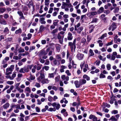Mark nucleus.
Instances as JSON below:
<instances>
[{"label":"nucleus","instance_id":"obj_18","mask_svg":"<svg viewBox=\"0 0 121 121\" xmlns=\"http://www.w3.org/2000/svg\"><path fill=\"white\" fill-rule=\"evenodd\" d=\"M49 82V81L48 79H44L41 82L43 84H44L45 83L48 84Z\"/></svg>","mask_w":121,"mask_h":121},{"label":"nucleus","instance_id":"obj_14","mask_svg":"<svg viewBox=\"0 0 121 121\" xmlns=\"http://www.w3.org/2000/svg\"><path fill=\"white\" fill-rule=\"evenodd\" d=\"M0 23L3 25L7 24V22L3 18H0Z\"/></svg>","mask_w":121,"mask_h":121},{"label":"nucleus","instance_id":"obj_48","mask_svg":"<svg viewBox=\"0 0 121 121\" xmlns=\"http://www.w3.org/2000/svg\"><path fill=\"white\" fill-rule=\"evenodd\" d=\"M42 66V65H38L37 67V70H40L41 69Z\"/></svg>","mask_w":121,"mask_h":121},{"label":"nucleus","instance_id":"obj_43","mask_svg":"<svg viewBox=\"0 0 121 121\" xmlns=\"http://www.w3.org/2000/svg\"><path fill=\"white\" fill-rule=\"evenodd\" d=\"M48 100L50 102H52L53 100V98L51 96H48Z\"/></svg>","mask_w":121,"mask_h":121},{"label":"nucleus","instance_id":"obj_47","mask_svg":"<svg viewBox=\"0 0 121 121\" xmlns=\"http://www.w3.org/2000/svg\"><path fill=\"white\" fill-rule=\"evenodd\" d=\"M60 79V76H57L55 78V81L57 82L59 81Z\"/></svg>","mask_w":121,"mask_h":121},{"label":"nucleus","instance_id":"obj_17","mask_svg":"<svg viewBox=\"0 0 121 121\" xmlns=\"http://www.w3.org/2000/svg\"><path fill=\"white\" fill-rule=\"evenodd\" d=\"M67 67L64 65H61L60 67V71L61 73H62L64 72V69H66Z\"/></svg>","mask_w":121,"mask_h":121},{"label":"nucleus","instance_id":"obj_32","mask_svg":"<svg viewBox=\"0 0 121 121\" xmlns=\"http://www.w3.org/2000/svg\"><path fill=\"white\" fill-rule=\"evenodd\" d=\"M90 54L89 55L90 56H92L94 55V54L93 51L91 49H90L89 50Z\"/></svg>","mask_w":121,"mask_h":121},{"label":"nucleus","instance_id":"obj_9","mask_svg":"<svg viewBox=\"0 0 121 121\" xmlns=\"http://www.w3.org/2000/svg\"><path fill=\"white\" fill-rule=\"evenodd\" d=\"M17 13L19 15V16L20 17L19 19H25V17L23 15V13L21 11H18L17 12Z\"/></svg>","mask_w":121,"mask_h":121},{"label":"nucleus","instance_id":"obj_7","mask_svg":"<svg viewBox=\"0 0 121 121\" xmlns=\"http://www.w3.org/2000/svg\"><path fill=\"white\" fill-rule=\"evenodd\" d=\"M52 106L53 107H56V109L58 110L60 108V106L59 103H57L56 102H54L52 103Z\"/></svg>","mask_w":121,"mask_h":121},{"label":"nucleus","instance_id":"obj_62","mask_svg":"<svg viewBox=\"0 0 121 121\" xmlns=\"http://www.w3.org/2000/svg\"><path fill=\"white\" fill-rule=\"evenodd\" d=\"M98 21V19L96 18L93 19L91 23H95L96 22Z\"/></svg>","mask_w":121,"mask_h":121},{"label":"nucleus","instance_id":"obj_5","mask_svg":"<svg viewBox=\"0 0 121 121\" xmlns=\"http://www.w3.org/2000/svg\"><path fill=\"white\" fill-rule=\"evenodd\" d=\"M38 53L39 56L41 57L43 55H46L47 54V52L43 50H42L40 51Z\"/></svg>","mask_w":121,"mask_h":121},{"label":"nucleus","instance_id":"obj_29","mask_svg":"<svg viewBox=\"0 0 121 121\" xmlns=\"http://www.w3.org/2000/svg\"><path fill=\"white\" fill-rule=\"evenodd\" d=\"M56 109L55 108H49V109H48V110L50 112H52L54 111L55 112L56 111Z\"/></svg>","mask_w":121,"mask_h":121},{"label":"nucleus","instance_id":"obj_3","mask_svg":"<svg viewBox=\"0 0 121 121\" xmlns=\"http://www.w3.org/2000/svg\"><path fill=\"white\" fill-rule=\"evenodd\" d=\"M117 28L116 23H113L109 27L108 30L109 31L111 30V29L112 31H113Z\"/></svg>","mask_w":121,"mask_h":121},{"label":"nucleus","instance_id":"obj_12","mask_svg":"<svg viewBox=\"0 0 121 121\" xmlns=\"http://www.w3.org/2000/svg\"><path fill=\"white\" fill-rule=\"evenodd\" d=\"M74 84L75 85L76 87L77 88H79L80 86L81 85L80 84V83L79 82V81L78 80H76L74 82Z\"/></svg>","mask_w":121,"mask_h":121},{"label":"nucleus","instance_id":"obj_42","mask_svg":"<svg viewBox=\"0 0 121 121\" xmlns=\"http://www.w3.org/2000/svg\"><path fill=\"white\" fill-rule=\"evenodd\" d=\"M86 39L84 38H82L81 40V43H83V45H84L85 43L86 42Z\"/></svg>","mask_w":121,"mask_h":121},{"label":"nucleus","instance_id":"obj_40","mask_svg":"<svg viewBox=\"0 0 121 121\" xmlns=\"http://www.w3.org/2000/svg\"><path fill=\"white\" fill-rule=\"evenodd\" d=\"M119 10V9L118 7L115 8V9L113 11V12L114 13L118 12Z\"/></svg>","mask_w":121,"mask_h":121},{"label":"nucleus","instance_id":"obj_59","mask_svg":"<svg viewBox=\"0 0 121 121\" xmlns=\"http://www.w3.org/2000/svg\"><path fill=\"white\" fill-rule=\"evenodd\" d=\"M32 5L33 4L32 1H30L29 3L28 4V5L29 8L31 7Z\"/></svg>","mask_w":121,"mask_h":121},{"label":"nucleus","instance_id":"obj_4","mask_svg":"<svg viewBox=\"0 0 121 121\" xmlns=\"http://www.w3.org/2000/svg\"><path fill=\"white\" fill-rule=\"evenodd\" d=\"M69 46L70 47L72 52L73 48L74 51L76 48L75 44H74L72 42H69L68 43Z\"/></svg>","mask_w":121,"mask_h":121},{"label":"nucleus","instance_id":"obj_46","mask_svg":"<svg viewBox=\"0 0 121 121\" xmlns=\"http://www.w3.org/2000/svg\"><path fill=\"white\" fill-rule=\"evenodd\" d=\"M50 0H45V5H46L48 6L49 4V2Z\"/></svg>","mask_w":121,"mask_h":121},{"label":"nucleus","instance_id":"obj_44","mask_svg":"<svg viewBox=\"0 0 121 121\" xmlns=\"http://www.w3.org/2000/svg\"><path fill=\"white\" fill-rule=\"evenodd\" d=\"M16 89L19 91V93H22L23 92V90L21 89L19 87Z\"/></svg>","mask_w":121,"mask_h":121},{"label":"nucleus","instance_id":"obj_49","mask_svg":"<svg viewBox=\"0 0 121 121\" xmlns=\"http://www.w3.org/2000/svg\"><path fill=\"white\" fill-rule=\"evenodd\" d=\"M118 113V111L117 110H114L112 111L111 112L112 114H117Z\"/></svg>","mask_w":121,"mask_h":121},{"label":"nucleus","instance_id":"obj_38","mask_svg":"<svg viewBox=\"0 0 121 121\" xmlns=\"http://www.w3.org/2000/svg\"><path fill=\"white\" fill-rule=\"evenodd\" d=\"M58 30V29H54L51 32V33L52 34H54L55 33H57V32Z\"/></svg>","mask_w":121,"mask_h":121},{"label":"nucleus","instance_id":"obj_61","mask_svg":"<svg viewBox=\"0 0 121 121\" xmlns=\"http://www.w3.org/2000/svg\"><path fill=\"white\" fill-rule=\"evenodd\" d=\"M6 83L8 84L11 85L14 82L13 81H8Z\"/></svg>","mask_w":121,"mask_h":121},{"label":"nucleus","instance_id":"obj_52","mask_svg":"<svg viewBox=\"0 0 121 121\" xmlns=\"http://www.w3.org/2000/svg\"><path fill=\"white\" fill-rule=\"evenodd\" d=\"M49 67L48 66H45L43 67V69H42L43 70L44 69L46 70L47 71L49 69Z\"/></svg>","mask_w":121,"mask_h":121},{"label":"nucleus","instance_id":"obj_50","mask_svg":"<svg viewBox=\"0 0 121 121\" xmlns=\"http://www.w3.org/2000/svg\"><path fill=\"white\" fill-rule=\"evenodd\" d=\"M107 34L105 33L103 34L100 38V39H103L105 37H106L107 36Z\"/></svg>","mask_w":121,"mask_h":121},{"label":"nucleus","instance_id":"obj_1","mask_svg":"<svg viewBox=\"0 0 121 121\" xmlns=\"http://www.w3.org/2000/svg\"><path fill=\"white\" fill-rule=\"evenodd\" d=\"M14 65H12L10 67L7 68L6 69L5 74L8 75L11 74L13 70L14 69Z\"/></svg>","mask_w":121,"mask_h":121},{"label":"nucleus","instance_id":"obj_33","mask_svg":"<svg viewBox=\"0 0 121 121\" xmlns=\"http://www.w3.org/2000/svg\"><path fill=\"white\" fill-rule=\"evenodd\" d=\"M118 37V36H117V35H116L114 38V43H117L118 44H119V43H117V38Z\"/></svg>","mask_w":121,"mask_h":121},{"label":"nucleus","instance_id":"obj_39","mask_svg":"<svg viewBox=\"0 0 121 121\" xmlns=\"http://www.w3.org/2000/svg\"><path fill=\"white\" fill-rule=\"evenodd\" d=\"M22 30L21 29H19L18 30H17L15 32L16 34H17L22 32Z\"/></svg>","mask_w":121,"mask_h":121},{"label":"nucleus","instance_id":"obj_45","mask_svg":"<svg viewBox=\"0 0 121 121\" xmlns=\"http://www.w3.org/2000/svg\"><path fill=\"white\" fill-rule=\"evenodd\" d=\"M16 76V74L15 73H14L12 75V77H11V80H13V79L14 78H15Z\"/></svg>","mask_w":121,"mask_h":121},{"label":"nucleus","instance_id":"obj_58","mask_svg":"<svg viewBox=\"0 0 121 121\" xmlns=\"http://www.w3.org/2000/svg\"><path fill=\"white\" fill-rule=\"evenodd\" d=\"M97 13L96 12H92L91 13V15L94 16L97 15Z\"/></svg>","mask_w":121,"mask_h":121},{"label":"nucleus","instance_id":"obj_24","mask_svg":"<svg viewBox=\"0 0 121 121\" xmlns=\"http://www.w3.org/2000/svg\"><path fill=\"white\" fill-rule=\"evenodd\" d=\"M94 27L93 26V25H91L89 27V32L90 33H91V32L94 28Z\"/></svg>","mask_w":121,"mask_h":121},{"label":"nucleus","instance_id":"obj_63","mask_svg":"<svg viewBox=\"0 0 121 121\" xmlns=\"http://www.w3.org/2000/svg\"><path fill=\"white\" fill-rule=\"evenodd\" d=\"M53 10V8H50L49 9V10L48 11V13H52Z\"/></svg>","mask_w":121,"mask_h":121},{"label":"nucleus","instance_id":"obj_20","mask_svg":"<svg viewBox=\"0 0 121 121\" xmlns=\"http://www.w3.org/2000/svg\"><path fill=\"white\" fill-rule=\"evenodd\" d=\"M45 28V27L43 25H41L39 27V31L40 32H43Z\"/></svg>","mask_w":121,"mask_h":121},{"label":"nucleus","instance_id":"obj_21","mask_svg":"<svg viewBox=\"0 0 121 121\" xmlns=\"http://www.w3.org/2000/svg\"><path fill=\"white\" fill-rule=\"evenodd\" d=\"M83 78L84 79H86L87 81H89L90 79V77L86 74L83 75Z\"/></svg>","mask_w":121,"mask_h":121},{"label":"nucleus","instance_id":"obj_55","mask_svg":"<svg viewBox=\"0 0 121 121\" xmlns=\"http://www.w3.org/2000/svg\"><path fill=\"white\" fill-rule=\"evenodd\" d=\"M65 73L67 74L68 76H70L71 75V73L69 72V71L68 70H67L65 72Z\"/></svg>","mask_w":121,"mask_h":121},{"label":"nucleus","instance_id":"obj_34","mask_svg":"<svg viewBox=\"0 0 121 121\" xmlns=\"http://www.w3.org/2000/svg\"><path fill=\"white\" fill-rule=\"evenodd\" d=\"M25 92H28L29 93L31 92L30 90L29 87H27L26 88L25 90Z\"/></svg>","mask_w":121,"mask_h":121},{"label":"nucleus","instance_id":"obj_15","mask_svg":"<svg viewBox=\"0 0 121 121\" xmlns=\"http://www.w3.org/2000/svg\"><path fill=\"white\" fill-rule=\"evenodd\" d=\"M45 19L44 17L40 18L39 19V21L42 24H45L46 23V22L45 21Z\"/></svg>","mask_w":121,"mask_h":121},{"label":"nucleus","instance_id":"obj_22","mask_svg":"<svg viewBox=\"0 0 121 121\" xmlns=\"http://www.w3.org/2000/svg\"><path fill=\"white\" fill-rule=\"evenodd\" d=\"M3 32L6 34H8L9 33V30L7 27L5 28Z\"/></svg>","mask_w":121,"mask_h":121},{"label":"nucleus","instance_id":"obj_51","mask_svg":"<svg viewBox=\"0 0 121 121\" xmlns=\"http://www.w3.org/2000/svg\"><path fill=\"white\" fill-rule=\"evenodd\" d=\"M19 72L22 73H25V72L24 71V68H21L20 69L19 71Z\"/></svg>","mask_w":121,"mask_h":121},{"label":"nucleus","instance_id":"obj_57","mask_svg":"<svg viewBox=\"0 0 121 121\" xmlns=\"http://www.w3.org/2000/svg\"><path fill=\"white\" fill-rule=\"evenodd\" d=\"M6 9L4 8H0V12L3 13L5 11Z\"/></svg>","mask_w":121,"mask_h":121},{"label":"nucleus","instance_id":"obj_6","mask_svg":"<svg viewBox=\"0 0 121 121\" xmlns=\"http://www.w3.org/2000/svg\"><path fill=\"white\" fill-rule=\"evenodd\" d=\"M10 107L13 108H16V109H20V105L18 104L15 105L14 104H12L10 105Z\"/></svg>","mask_w":121,"mask_h":121},{"label":"nucleus","instance_id":"obj_11","mask_svg":"<svg viewBox=\"0 0 121 121\" xmlns=\"http://www.w3.org/2000/svg\"><path fill=\"white\" fill-rule=\"evenodd\" d=\"M53 62L54 65H56L58 66L60 64V61L55 59H54Z\"/></svg>","mask_w":121,"mask_h":121},{"label":"nucleus","instance_id":"obj_41","mask_svg":"<svg viewBox=\"0 0 121 121\" xmlns=\"http://www.w3.org/2000/svg\"><path fill=\"white\" fill-rule=\"evenodd\" d=\"M26 55H28V56H30L29 53L28 52L26 51L25 52V53H22V56H24Z\"/></svg>","mask_w":121,"mask_h":121},{"label":"nucleus","instance_id":"obj_16","mask_svg":"<svg viewBox=\"0 0 121 121\" xmlns=\"http://www.w3.org/2000/svg\"><path fill=\"white\" fill-rule=\"evenodd\" d=\"M79 82L80 83V84L81 86L85 84L86 82V81L84 79H81L79 80Z\"/></svg>","mask_w":121,"mask_h":121},{"label":"nucleus","instance_id":"obj_25","mask_svg":"<svg viewBox=\"0 0 121 121\" xmlns=\"http://www.w3.org/2000/svg\"><path fill=\"white\" fill-rule=\"evenodd\" d=\"M117 119L114 116H112L109 119V120H112V121H117Z\"/></svg>","mask_w":121,"mask_h":121},{"label":"nucleus","instance_id":"obj_54","mask_svg":"<svg viewBox=\"0 0 121 121\" xmlns=\"http://www.w3.org/2000/svg\"><path fill=\"white\" fill-rule=\"evenodd\" d=\"M111 65L109 64H108L107 65L106 67L108 70H109L111 69Z\"/></svg>","mask_w":121,"mask_h":121},{"label":"nucleus","instance_id":"obj_28","mask_svg":"<svg viewBox=\"0 0 121 121\" xmlns=\"http://www.w3.org/2000/svg\"><path fill=\"white\" fill-rule=\"evenodd\" d=\"M59 21L58 20H55L53 21V25L54 26H56L57 25V24Z\"/></svg>","mask_w":121,"mask_h":121},{"label":"nucleus","instance_id":"obj_60","mask_svg":"<svg viewBox=\"0 0 121 121\" xmlns=\"http://www.w3.org/2000/svg\"><path fill=\"white\" fill-rule=\"evenodd\" d=\"M87 41L88 42H89L90 41L91 39V37L89 36H87Z\"/></svg>","mask_w":121,"mask_h":121},{"label":"nucleus","instance_id":"obj_23","mask_svg":"<svg viewBox=\"0 0 121 121\" xmlns=\"http://www.w3.org/2000/svg\"><path fill=\"white\" fill-rule=\"evenodd\" d=\"M104 9V8L103 7H101L97 11V13H100L102 12Z\"/></svg>","mask_w":121,"mask_h":121},{"label":"nucleus","instance_id":"obj_8","mask_svg":"<svg viewBox=\"0 0 121 121\" xmlns=\"http://www.w3.org/2000/svg\"><path fill=\"white\" fill-rule=\"evenodd\" d=\"M77 56L78 60H82L83 59L84 55L82 54L79 53L77 54Z\"/></svg>","mask_w":121,"mask_h":121},{"label":"nucleus","instance_id":"obj_53","mask_svg":"<svg viewBox=\"0 0 121 121\" xmlns=\"http://www.w3.org/2000/svg\"><path fill=\"white\" fill-rule=\"evenodd\" d=\"M105 75L102 73H101L99 75L100 78H104L105 77Z\"/></svg>","mask_w":121,"mask_h":121},{"label":"nucleus","instance_id":"obj_2","mask_svg":"<svg viewBox=\"0 0 121 121\" xmlns=\"http://www.w3.org/2000/svg\"><path fill=\"white\" fill-rule=\"evenodd\" d=\"M44 71L43 69H41L40 71V77H38L37 78L38 81V82H40L41 80L43 79H44L45 78V76L44 75Z\"/></svg>","mask_w":121,"mask_h":121},{"label":"nucleus","instance_id":"obj_19","mask_svg":"<svg viewBox=\"0 0 121 121\" xmlns=\"http://www.w3.org/2000/svg\"><path fill=\"white\" fill-rule=\"evenodd\" d=\"M67 38L68 40H70L72 39L73 36H72V33H68Z\"/></svg>","mask_w":121,"mask_h":121},{"label":"nucleus","instance_id":"obj_31","mask_svg":"<svg viewBox=\"0 0 121 121\" xmlns=\"http://www.w3.org/2000/svg\"><path fill=\"white\" fill-rule=\"evenodd\" d=\"M18 52L21 53L23 52H25L24 50V49L22 48V47H20L18 49Z\"/></svg>","mask_w":121,"mask_h":121},{"label":"nucleus","instance_id":"obj_10","mask_svg":"<svg viewBox=\"0 0 121 121\" xmlns=\"http://www.w3.org/2000/svg\"><path fill=\"white\" fill-rule=\"evenodd\" d=\"M83 29V28L82 26L80 27L78 29L76 28V27H75V30L77 31V32L78 34L80 33Z\"/></svg>","mask_w":121,"mask_h":121},{"label":"nucleus","instance_id":"obj_30","mask_svg":"<svg viewBox=\"0 0 121 121\" xmlns=\"http://www.w3.org/2000/svg\"><path fill=\"white\" fill-rule=\"evenodd\" d=\"M56 59L60 61L61 60V56L60 55H57L56 56Z\"/></svg>","mask_w":121,"mask_h":121},{"label":"nucleus","instance_id":"obj_36","mask_svg":"<svg viewBox=\"0 0 121 121\" xmlns=\"http://www.w3.org/2000/svg\"><path fill=\"white\" fill-rule=\"evenodd\" d=\"M105 108V106H103V111L106 112H108L109 110L107 108Z\"/></svg>","mask_w":121,"mask_h":121},{"label":"nucleus","instance_id":"obj_13","mask_svg":"<svg viewBox=\"0 0 121 121\" xmlns=\"http://www.w3.org/2000/svg\"><path fill=\"white\" fill-rule=\"evenodd\" d=\"M117 53L116 52H113L112 55L111 56V60H114L116 58V56L117 55Z\"/></svg>","mask_w":121,"mask_h":121},{"label":"nucleus","instance_id":"obj_64","mask_svg":"<svg viewBox=\"0 0 121 121\" xmlns=\"http://www.w3.org/2000/svg\"><path fill=\"white\" fill-rule=\"evenodd\" d=\"M35 86L37 88H39L41 86L40 84L36 82L35 85Z\"/></svg>","mask_w":121,"mask_h":121},{"label":"nucleus","instance_id":"obj_27","mask_svg":"<svg viewBox=\"0 0 121 121\" xmlns=\"http://www.w3.org/2000/svg\"><path fill=\"white\" fill-rule=\"evenodd\" d=\"M35 76L34 75H30V78H27V79L29 81L30 80H33L35 79Z\"/></svg>","mask_w":121,"mask_h":121},{"label":"nucleus","instance_id":"obj_56","mask_svg":"<svg viewBox=\"0 0 121 121\" xmlns=\"http://www.w3.org/2000/svg\"><path fill=\"white\" fill-rule=\"evenodd\" d=\"M85 64V62L83 61L82 62L80 66L81 69H82L84 67Z\"/></svg>","mask_w":121,"mask_h":121},{"label":"nucleus","instance_id":"obj_26","mask_svg":"<svg viewBox=\"0 0 121 121\" xmlns=\"http://www.w3.org/2000/svg\"><path fill=\"white\" fill-rule=\"evenodd\" d=\"M9 106V104L8 103H6L3 106L4 109H6L8 108Z\"/></svg>","mask_w":121,"mask_h":121},{"label":"nucleus","instance_id":"obj_35","mask_svg":"<svg viewBox=\"0 0 121 121\" xmlns=\"http://www.w3.org/2000/svg\"><path fill=\"white\" fill-rule=\"evenodd\" d=\"M24 71L25 72H27L29 71V69L27 66L24 67Z\"/></svg>","mask_w":121,"mask_h":121},{"label":"nucleus","instance_id":"obj_37","mask_svg":"<svg viewBox=\"0 0 121 121\" xmlns=\"http://www.w3.org/2000/svg\"><path fill=\"white\" fill-rule=\"evenodd\" d=\"M54 77V73H49L48 74V78H53Z\"/></svg>","mask_w":121,"mask_h":121}]
</instances>
